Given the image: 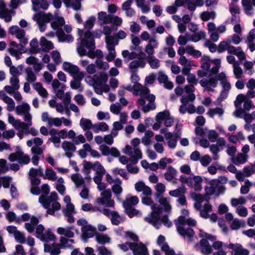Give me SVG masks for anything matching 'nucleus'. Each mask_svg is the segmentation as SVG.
Masks as SVG:
<instances>
[{
    "instance_id": "obj_35",
    "label": "nucleus",
    "mask_w": 255,
    "mask_h": 255,
    "mask_svg": "<svg viewBox=\"0 0 255 255\" xmlns=\"http://www.w3.org/2000/svg\"><path fill=\"white\" fill-rule=\"evenodd\" d=\"M26 62L28 64L33 65L34 70L36 73H38L43 67V65L39 62V59L34 56H30L26 58Z\"/></svg>"
},
{
    "instance_id": "obj_13",
    "label": "nucleus",
    "mask_w": 255,
    "mask_h": 255,
    "mask_svg": "<svg viewBox=\"0 0 255 255\" xmlns=\"http://www.w3.org/2000/svg\"><path fill=\"white\" fill-rule=\"evenodd\" d=\"M77 223L78 225L81 226L82 236L84 238H91L94 236L96 231V228L89 224L86 219H80Z\"/></svg>"
},
{
    "instance_id": "obj_23",
    "label": "nucleus",
    "mask_w": 255,
    "mask_h": 255,
    "mask_svg": "<svg viewBox=\"0 0 255 255\" xmlns=\"http://www.w3.org/2000/svg\"><path fill=\"white\" fill-rule=\"evenodd\" d=\"M242 5L245 13L250 16L255 13V0H242Z\"/></svg>"
},
{
    "instance_id": "obj_44",
    "label": "nucleus",
    "mask_w": 255,
    "mask_h": 255,
    "mask_svg": "<svg viewBox=\"0 0 255 255\" xmlns=\"http://www.w3.org/2000/svg\"><path fill=\"white\" fill-rule=\"evenodd\" d=\"M65 24V20L62 17H57L55 18L51 23L52 28L58 31L62 30V27Z\"/></svg>"
},
{
    "instance_id": "obj_53",
    "label": "nucleus",
    "mask_w": 255,
    "mask_h": 255,
    "mask_svg": "<svg viewBox=\"0 0 255 255\" xmlns=\"http://www.w3.org/2000/svg\"><path fill=\"white\" fill-rule=\"evenodd\" d=\"M213 60H211L207 56H203L201 59V68L204 71L209 72L210 68L211 67Z\"/></svg>"
},
{
    "instance_id": "obj_43",
    "label": "nucleus",
    "mask_w": 255,
    "mask_h": 255,
    "mask_svg": "<svg viewBox=\"0 0 255 255\" xmlns=\"http://www.w3.org/2000/svg\"><path fill=\"white\" fill-rule=\"evenodd\" d=\"M71 178L76 188H81L85 186L84 179L80 174H73Z\"/></svg>"
},
{
    "instance_id": "obj_58",
    "label": "nucleus",
    "mask_w": 255,
    "mask_h": 255,
    "mask_svg": "<svg viewBox=\"0 0 255 255\" xmlns=\"http://www.w3.org/2000/svg\"><path fill=\"white\" fill-rule=\"evenodd\" d=\"M74 241L73 239H67L64 237H61L60 239V247L63 248H70L72 247Z\"/></svg>"
},
{
    "instance_id": "obj_17",
    "label": "nucleus",
    "mask_w": 255,
    "mask_h": 255,
    "mask_svg": "<svg viewBox=\"0 0 255 255\" xmlns=\"http://www.w3.org/2000/svg\"><path fill=\"white\" fill-rule=\"evenodd\" d=\"M8 159L11 162L17 161L20 164H27L30 161L29 156L25 154L21 150L11 153L9 155Z\"/></svg>"
},
{
    "instance_id": "obj_46",
    "label": "nucleus",
    "mask_w": 255,
    "mask_h": 255,
    "mask_svg": "<svg viewBox=\"0 0 255 255\" xmlns=\"http://www.w3.org/2000/svg\"><path fill=\"white\" fill-rule=\"evenodd\" d=\"M157 198L158 199V202L162 206V208H161L162 209V211L163 210V208L166 212H168L170 210L171 206L170 204L168 199L160 195H158V197H157Z\"/></svg>"
},
{
    "instance_id": "obj_28",
    "label": "nucleus",
    "mask_w": 255,
    "mask_h": 255,
    "mask_svg": "<svg viewBox=\"0 0 255 255\" xmlns=\"http://www.w3.org/2000/svg\"><path fill=\"white\" fill-rule=\"evenodd\" d=\"M158 118L161 120L162 122L164 121V125L166 127H170L173 123V119L170 116L169 112L165 110L158 113Z\"/></svg>"
},
{
    "instance_id": "obj_36",
    "label": "nucleus",
    "mask_w": 255,
    "mask_h": 255,
    "mask_svg": "<svg viewBox=\"0 0 255 255\" xmlns=\"http://www.w3.org/2000/svg\"><path fill=\"white\" fill-rule=\"evenodd\" d=\"M60 247L59 244L52 243L50 245L46 243L44 245V252L50 253L51 255H59L61 252Z\"/></svg>"
},
{
    "instance_id": "obj_50",
    "label": "nucleus",
    "mask_w": 255,
    "mask_h": 255,
    "mask_svg": "<svg viewBox=\"0 0 255 255\" xmlns=\"http://www.w3.org/2000/svg\"><path fill=\"white\" fill-rule=\"evenodd\" d=\"M55 131L54 128H52L49 131V134L51 135V137L49 138V141L53 142L55 147L59 148L60 146L61 140L54 132Z\"/></svg>"
},
{
    "instance_id": "obj_62",
    "label": "nucleus",
    "mask_w": 255,
    "mask_h": 255,
    "mask_svg": "<svg viewBox=\"0 0 255 255\" xmlns=\"http://www.w3.org/2000/svg\"><path fill=\"white\" fill-rule=\"evenodd\" d=\"M230 44L231 43L229 38L220 42L218 46V52L219 53H221L225 51H227V49Z\"/></svg>"
},
{
    "instance_id": "obj_2",
    "label": "nucleus",
    "mask_w": 255,
    "mask_h": 255,
    "mask_svg": "<svg viewBox=\"0 0 255 255\" xmlns=\"http://www.w3.org/2000/svg\"><path fill=\"white\" fill-rule=\"evenodd\" d=\"M142 204L150 206L152 212L146 217H144V220L146 222L153 225L156 229L159 228L161 224H163L167 227H170L172 225L171 222L169 221L167 216L160 217V214L162 213V209L159 206L153 203L152 199L148 197H143L141 199Z\"/></svg>"
},
{
    "instance_id": "obj_15",
    "label": "nucleus",
    "mask_w": 255,
    "mask_h": 255,
    "mask_svg": "<svg viewBox=\"0 0 255 255\" xmlns=\"http://www.w3.org/2000/svg\"><path fill=\"white\" fill-rule=\"evenodd\" d=\"M119 42L113 36H109L106 38L107 48L109 51L106 59L108 62L113 61L116 57L115 46L118 45Z\"/></svg>"
},
{
    "instance_id": "obj_33",
    "label": "nucleus",
    "mask_w": 255,
    "mask_h": 255,
    "mask_svg": "<svg viewBox=\"0 0 255 255\" xmlns=\"http://www.w3.org/2000/svg\"><path fill=\"white\" fill-rule=\"evenodd\" d=\"M157 80L159 83L163 84L165 88L168 90H171L173 89V83L171 81L168 80V76L162 72L158 73Z\"/></svg>"
},
{
    "instance_id": "obj_59",
    "label": "nucleus",
    "mask_w": 255,
    "mask_h": 255,
    "mask_svg": "<svg viewBox=\"0 0 255 255\" xmlns=\"http://www.w3.org/2000/svg\"><path fill=\"white\" fill-rule=\"evenodd\" d=\"M224 110L220 107H216L213 109H210L207 114L211 118H213L215 116L221 117L224 114Z\"/></svg>"
},
{
    "instance_id": "obj_55",
    "label": "nucleus",
    "mask_w": 255,
    "mask_h": 255,
    "mask_svg": "<svg viewBox=\"0 0 255 255\" xmlns=\"http://www.w3.org/2000/svg\"><path fill=\"white\" fill-rule=\"evenodd\" d=\"M42 237L39 239L45 242H48L49 241H54L56 237L50 229L45 231L44 234L42 235Z\"/></svg>"
},
{
    "instance_id": "obj_18",
    "label": "nucleus",
    "mask_w": 255,
    "mask_h": 255,
    "mask_svg": "<svg viewBox=\"0 0 255 255\" xmlns=\"http://www.w3.org/2000/svg\"><path fill=\"white\" fill-rule=\"evenodd\" d=\"M10 34L15 35L19 40L21 45H25L28 43V39L25 37V31L17 26H11L9 29Z\"/></svg>"
},
{
    "instance_id": "obj_21",
    "label": "nucleus",
    "mask_w": 255,
    "mask_h": 255,
    "mask_svg": "<svg viewBox=\"0 0 255 255\" xmlns=\"http://www.w3.org/2000/svg\"><path fill=\"white\" fill-rule=\"evenodd\" d=\"M225 218L228 221H232L230 225V228L232 230H237L245 226L244 222L237 218L234 219V216L231 213H227L225 215Z\"/></svg>"
},
{
    "instance_id": "obj_5",
    "label": "nucleus",
    "mask_w": 255,
    "mask_h": 255,
    "mask_svg": "<svg viewBox=\"0 0 255 255\" xmlns=\"http://www.w3.org/2000/svg\"><path fill=\"white\" fill-rule=\"evenodd\" d=\"M175 225L179 234L184 238H187L188 242L193 240L194 232L190 228L187 227V226L194 227L196 225V221L192 219H186L183 216H180L175 221Z\"/></svg>"
},
{
    "instance_id": "obj_63",
    "label": "nucleus",
    "mask_w": 255,
    "mask_h": 255,
    "mask_svg": "<svg viewBox=\"0 0 255 255\" xmlns=\"http://www.w3.org/2000/svg\"><path fill=\"white\" fill-rule=\"evenodd\" d=\"M233 72L236 79H240L243 76V71L238 62L234 63Z\"/></svg>"
},
{
    "instance_id": "obj_31",
    "label": "nucleus",
    "mask_w": 255,
    "mask_h": 255,
    "mask_svg": "<svg viewBox=\"0 0 255 255\" xmlns=\"http://www.w3.org/2000/svg\"><path fill=\"white\" fill-rule=\"evenodd\" d=\"M227 51L229 54L236 55L240 60H244L246 58L245 52L240 47H236L230 44L227 49Z\"/></svg>"
},
{
    "instance_id": "obj_37",
    "label": "nucleus",
    "mask_w": 255,
    "mask_h": 255,
    "mask_svg": "<svg viewBox=\"0 0 255 255\" xmlns=\"http://www.w3.org/2000/svg\"><path fill=\"white\" fill-rule=\"evenodd\" d=\"M146 65V62L143 59L133 60L129 64L130 72H137L138 68H144Z\"/></svg>"
},
{
    "instance_id": "obj_7",
    "label": "nucleus",
    "mask_w": 255,
    "mask_h": 255,
    "mask_svg": "<svg viewBox=\"0 0 255 255\" xmlns=\"http://www.w3.org/2000/svg\"><path fill=\"white\" fill-rule=\"evenodd\" d=\"M158 42L155 36L152 37L145 47V52L147 54V62L152 69H157L160 66V61L153 56L154 49L158 46Z\"/></svg>"
},
{
    "instance_id": "obj_64",
    "label": "nucleus",
    "mask_w": 255,
    "mask_h": 255,
    "mask_svg": "<svg viewBox=\"0 0 255 255\" xmlns=\"http://www.w3.org/2000/svg\"><path fill=\"white\" fill-rule=\"evenodd\" d=\"M96 241L102 245L106 243H109L110 242V238L107 235L103 234H98L96 236Z\"/></svg>"
},
{
    "instance_id": "obj_32",
    "label": "nucleus",
    "mask_w": 255,
    "mask_h": 255,
    "mask_svg": "<svg viewBox=\"0 0 255 255\" xmlns=\"http://www.w3.org/2000/svg\"><path fill=\"white\" fill-rule=\"evenodd\" d=\"M52 86L54 93L57 97H61L62 93L66 89V86L64 84L60 83L57 79H54L52 82Z\"/></svg>"
},
{
    "instance_id": "obj_14",
    "label": "nucleus",
    "mask_w": 255,
    "mask_h": 255,
    "mask_svg": "<svg viewBox=\"0 0 255 255\" xmlns=\"http://www.w3.org/2000/svg\"><path fill=\"white\" fill-rule=\"evenodd\" d=\"M101 197L96 199V203L105 207L114 208L115 202L112 199V192L110 189L105 190L101 193Z\"/></svg>"
},
{
    "instance_id": "obj_8",
    "label": "nucleus",
    "mask_w": 255,
    "mask_h": 255,
    "mask_svg": "<svg viewBox=\"0 0 255 255\" xmlns=\"http://www.w3.org/2000/svg\"><path fill=\"white\" fill-rule=\"evenodd\" d=\"M140 142L138 138H134L131 141V145H126L123 151L125 154L130 156V161L133 164H136L142 158V153L139 148Z\"/></svg>"
},
{
    "instance_id": "obj_29",
    "label": "nucleus",
    "mask_w": 255,
    "mask_h": 255,
    "mask_svg": "<svg viewBox=\"0 0 255 255\" xmlns=\"http://www.w3.org/2000/svg\"><path fill=\"white\" fill-rule=\"evenodd\" d=\"M93 170L95 171V175L93 178V180H95L96 181H99L100 178H103L106 173L104 167L99 161H96L94 163Z\"/></svg>"
},
{
    "instance_id": "obj_48",
    "label": "nucleus",
    "mask_w": 255,
    "mask_h": 255,
    "mask_svg": "<svg viewBox=\"0 0 255 255\" xmlns=\"http://www.w3.org/2000/svg\"><path fill=\"white\" fill-rule=\"evenodd\" d=\"M57 232L60 235H64L68 238H72L74 236V233L72 231V228L67 227L65 228L59 227L57 229Z\"/></svg>"
},
{
    "instance_id": "obj_19",
    "label": "nucleus",
    "mask_w": 255,
    "mask_h": 255,
    "mask_svg": "<svg viewBox=\"0 0 255 255\" xmlns=\"http://www.w3.org/2000/svg\"><path fill=\"white\" fill-rule=\"evenodd\" d=\"M95 80L96 84L100 87L103 88L105 86L107 88V91H103V92L107 93L110 90L109 86L106 84L108 80V76L107 73L104 72H100L94 75Z\"/></svg>"
},
{
    "instance_id": "obj_49",
    "label": "nucleus",
    "mask_w": 255,
    "mask_h": 255,
    "mask_svg": "<svg viewBox=\"0 0 255 255\" xmlns=\"http://www.w3.org/2000/svg\"><path fill=\"white\" fill-rule=\"evenodd\" d=\"M111 15H108L105 11H101L98 13V21L100 24L111 23Z\"/></svg>"
},
{
    "instance_id": "obj_45",
    "label": "nucleus",
    "mask_w": 255,
    "mask_h": 255,
    "mask_svg": "<svg viewBox=\"0 0 255 255\" xmlns=\"http://www.w3.org/2000/svg\"><path fill=\"white\" fill-rule=\"evenodd\" d=\"M38 223L39 220L37 218L32 217L30 218V222L25 223L24 227L29 233H32L34 231L35 227Z\"/></svg>"
},
{
    "instance_id": "obj_54",
    "label": "nucleus",
    "mask_w": 255,
    "mask_h": 255,
    "mask_svg": "<svg viewBox=\"0 0 255 255\" xmlns=\"http://www.w3.org/2000/svg\"><path fill=\"white\" fill-rule=\"evenodd\" d=\"M33 88L38 93V94L43 98H47L48 96V92L47 90L42 86V84L39 82L35 83L33 84Z\"/></svg>"
},
{
    "instance_id": "obj_30",
    "label": "nucleus",
    "mask_w": 255,
    "mask_h": 255,
    "mask_svg": "<svg viewBox=\"0 0 255 255\" xmlns=\"http://www.w3.org/2000/svg\"><path fill=\"white\" fill-rule=\"evenodd\" d=\"M32 9L35 11L48 9L49 4L47 0H31Z\"/></svg>"
},
{
    "instance_id": "obj_4",
    "label": "nucleus",
    "mask_w": 255,
    "mask_h": 255,
    "mask_svg": "<svg viewBox=\"0 0 255 255\" xmlns=\"http://www.w3.org/2000/svg\"><path fill=\"white\" fill-rule=\"evenodd\" d=\"M192 198L195 201L194 204L195 208L200 212V216L204 219L209 218L212 222H216L218 219L217 214L209 213L212 211V206L208 201L204 202L205 198L200 194H194L192 196Z\"/></svg>"
},
{
    "instance_id": "obj_51",
    "label": "nucleus",
    "mask_w": 255,
    "mask_h": 255,
    "mask_svg": "<svg viewBox=\"0 0 255 255\" xmlns=\"http://www.w3.org/2000/svg\"><path fill=\"white\" fill-rule=\"evenodd\" d=\"M185 93L188 94L185 96L187 98V100L193 102L195 99V95L193 93L195 91V88L193 85H186L184 87Z\"/></svg>"
},
{
    "instance_id": "obj_26",
    "label": "nucleus",
    "mask_w": 255,
    "mask_h": 255,
    "mask_svg": "<svg viewBox=\"0 0 255 255\" xmlns=\"http://www.w3.org/2000/svg\"><path fill=\"white\" fill-rule=\"evenodd\" d=\"M85 81L87 83L93 87L95 93L97 94L102 95L103 91H107V88L106 86H105L103 87L105 88H103L98 86L96 83L94 75L93 77H91L90 76H87L85 78Z\"/></svg>"
},
{
    "instance_id": "obj_12",
    "label": "nucleus",
    "mask_w": 255,
    "mask_h": 255,
    "mask_svg": "<svg viewBox=\"0 0 255 255\" xmlns=\"http://www.w3.org/2000/svg\"><path fill=\"white\" fill-rule=\"evenodd\" d=\"M82 44L89 49V52L86 55L90 58H94L96 54L94 50L95 48L94 36L89 30L86 31L84 33V37L82 38Z\"/></svg>"
},
{
    "instance_id": "obj_61",
    "label": "nucleus",
    "mask_w": 255,
    "mask_h": 255,
    "mask_svg": "<svg viewBox=\"0 0 255 255\" xmlns=\"http://www.w3.org/2000/svg\"><path fill=\"white\" fill-rule=\"evenodd\" d=\"M92 123L91 120L82 118L80 121V126L84 131H87L92 128Z\"/></svg>"
},
{
    "instance_id": "obj_40",
    "label": "nucleus",
    "mask_w": 255,
    "mask_h": 255,
    "mask_svg": "<svg viewBox=\"0 0 255 255\" xmlns=\"http://www.w3.org/2000/svg\"><path fill=\"white\" fill-rule=\"evenodd\" d=\"M62 147L66 152V155L68 157H70L72 155L71 152L75 151L76 147L73 142L68 141H64L62 144Z\"/></svg>"
},
{
    "instance_id": "obj_56",
    "label": "nucleus",
    "mask_w": 255,
    "mask_h": 255,
    "mask_svg": "<svg viewBox=\"0 0 255 255\" xmlns=\"http://www.w3.org/2000/svg\"><path fill=\"white\" fill-rule=\"evenodd\" d=\"M177 173V171L173 167L169 166L164 173V177L168 181H172L175 178Z\"/></svg>"
},
{
    "instance_id": "obj_52",
    "label": "nucleus",
    "mask_w": 255,
    "mask_h": 255,
    "mask_svg": "<svg viewBox=\"0 0 255 255\" xmlns=\"http://www.w3.org/2000/svg\"><path fill=\"white\" fill-rule=\"evenodd\" d=\"M40 44L43 50L45 51H47L53 49L54 48L53 43L47 40L44 37H42L40 38Z\"/></svg>"
},
{
    "instance_id": "obj_41",
    "label": "nucleus",
    "mask_w": 255,
    "mask_h": 255,
    "mask_svg": "<svg viewBox=\"0 0 255 255\" xmlns=\"http://www.w3.org/2000/svg\"><path fill=\"white\" fill-rule=\"evenodd\" d=\"M56 35L60 42L70 43L74 40V38L71 35L65 34L63 30L56 31Z\"/></svg>"
},
{
    "instance_id": "obj_16",
    "label": "nucleus",
    "mask_w": 255,
    "mask_h": 255,
    "mask_svg": "<svg viewBox=\"0 0 255 255\" xmlns=\"http://www.w3.org/2000/svg\"><path fill=\"white\" fill-rule=\"evenodd\" d=\"M52 17V15L51 14L37 13L34 16L33 19L38 25L40 31L43 32L46 29V23L49 22Z\"/></svg>"
},
{
    "instance_id": "obj_27",
    "label": "nucleus",
    "mask_w": 255,
    "mask_h": 255,
    "mask_svg": "<svg viewBox=\"0 0 255 255\" xmlns=\"http://www.w3.org/2000/svg\"><path fill=\"white\" fill-rule=\"evenodd\" d=\"M228 248L234 252V255H249L250 253L247 249L244 248L240 244L230 243L228 245Z\"/></svg>"
},
{
    "instance_id": "obj_6",
    "label": "nucleus",
    "mask_w": 255,
    "mask_h": 255,
    "mask_svg": "<svg viewBox=\"0 0 255 255\" xmlns=\"http://www.w3.org/2000/svg\"><path fill=\"white\" fill-rule=\"evenodd\" d=\"M58 195L56 192H52L49 196L41 195L39 198V202L43 207L47 209V213L54 215L56 211L61 209L60 204L57 202Z\"/></svg>"
},
{
    "instance_id": "obj_1",
    "label": "nucleus",
    "mask_w": 255,
    "mask_h": 255,
    "mask_svg": "<svg viewBox=\"0 0 255 255\" xmlns=\"http://www.w3.org/2000/svg\"><path fill=\"white\" fill-rule=\"evenodd\" d=\"M136 72H130L131 82L134 83L133 94L135 96H140L137 101V104L142 106V110L144 113H147L156 108L155 96L153 94H149L150 91L148 88L138 83L140 78Z\"/></svg>"
},
{
    "instance_id": "obj_60",
    "label": "nucleus",
    "mask_w": 255,
    "mask_h": 255,
    "mask_svg": "<svg viewBox=\"0 0 255 255\" xmlns=\"http://www.w3.org/2000/svg\"><path fill=\"white\" fill-rule=\"evenodd\" d=\"M55 183V187L59 193L62 195H64L65 192V186L63 183L64 182V179L62 177H60L58 178L56 180Z\"/></svg>"
},
{
    "instance_id": "obj_20",
    "label": "nucleus",
    "mask_w": 255,
    "mask_h": 255,
    "mask_svg": "<svg viewBox=\"0 0 255 255\" xmlns=\"http://www.w3.org/2000/svg\"><path fill=\"white\" fill-rule=\"evenodd\" d=\"M101 213L106 216L110 218L113 225L118 226L120 224V216L117 211H111L109 209L104 208L102 210Z\"/></svg>"
},
{
    "instance_id": "obj_22",
    "label": "nucleus",
    "mask_w": 255,
    "mask_h": 255,
    "mask_svg": "<svg viewBox=\"0 0 255 255\" xmlns=\"http://www.w3.org/2000/svg\"><path fill=\"white\" fill-rule=\"evenodd\" d=\"M164 136L167 140V144L170 148L174 149L177 145V140L180 136L177 133L166 132Z\"/></svg>"
},
{
    "instance_id": "obj_47",
    "label": "nucleus",
    "mask_w": 255,
    "mask_h": 255,
    "mask_svg": "<svg viewBox=\"0 0 255 255\" xmlns=\"http://www.w3.org/2000/svg\"><path fill=\"white\" fill-rule=\"evenodd\" d=\"M42 177L44 179H47L51 181H56L58 178L56 176V172L52 168H49L45 169Z\"/></svg>"
},
{
    "instance_id": "obj_3",
    "label": "nucleus",
    "mask_w": 255,
    "mask_h": 255,
    "mask_svg": "<svg viewBox=\"0 0 255 255\" xmlns=\"http://www.w3.org/2000/svg\"><path fill=\"white\" fill-rule=\"evenodd\" d=\"M30 106L26 103L17 105L15 108V113L18 115L23 116L25 122H21L20 120L15 119L14 117L9 114L8 115V122L16 130L27 129L32 126V116L30 114Z\"/></svg>"
},
{
    "instance_id": "obj_10",
    "label": "nucleus",
    "mask_w": 255,
    "mask_h": 255,
    "mask_svg": "<svg viewBox=\"0 0 255 255\" xmlns=\"http://www.w3.org/2000/svg\"><path fill=\"white\" fill-rule=\"evenodd\" d=\"M199 236L200 237L205 239H202L199 244L196 245V248L198 249L203 254L209 255L211 254L212 252V247L209 245L207 240L214 241L216 239V237L201 230L200 231Z\"/></svg>"
},
{
    "instance_id": "obj_9",
    "label": "nucleus",
    "mask_w": 255,
    "mask_h": 255,
    "mask_svg": "<svg viewBox=\"0 0 255 255\" xmlns=\"http://www.w3.org/2000/svg\"><path fill=\"white\" fill-rule=\"evenodd\" d=\"M138 202L139 199L137 197L128 195L127 196L126 200L123 202L125 212L129 218L141 216L140 211L133 208L138 204Z\"/></svg>"
},
{
    "instance_id": "obj_25",
    "label": "nucleus",
    "mask_w": 255,
    "mask_h": 255,
    "mask_svg": "<svg viewBox=\"0 0 255 255\" xmlns=\"http://www.w3.org/2000/svg\"><path fill=\"white\" fill-rule=\"evenodd\" d=\"M157 243L162 251L164 252L166 255H172L174 254V251L170 249L167 243L165 242V238L162 235H159L157 240Z\"/></svg>"
},
{
    "instance_id": "obj_39",
    "label": "nucleus",
    "mask_w": 255,
    "mask_h": 255,
    "mask_svg": "<svg viewBox=\"0 0 255 255\" xmlns=\"http://www.w3.org/2000/svg\"><path fill=\"white\" fill-rule=\"evenodd\" d=\"M63 69L73 76L78 75L79 73V67L69 62H65L63 64Z\"/></svg>"
},
{
    "instance_id": "obj_42",
    "label": "nucleus",
    "mask_w": 255,
    "mask_h": 255,
    "mask_svg": "<svg viewBox=\"0 0 255 255\" xmlns=\"http://www.w3.org/2000/svg\"><path fill=\"white\" fill-rule=\"evenodd\" d=\"M248 154L239 153L237 156L231 158L232 162L236 165H239L245 163L248 158Z\"/></svg>"
},
{
    "instance_id": "obj_38",
    "label": "nucleus",
    "mask_w": 255,
    "mask_h": 255,
    "mask_svg": "<svg viewBox=\"0 0 255 255\" xmlns=\"http://www.w3.org/2000/svg\"><path fill=\"white\" fill-rule=\"evenodd\" d=\"M83 0H62L67 8H72L75 10H79L81 8V1Z\"/></svg>"
},
{
    "instance_id": "obj_34",
    "label": "nucleus",
    "mask_w": 255,
    "mask_h": 255,
    "mask_svg": "<svg viewBox=\"0 0 255 255\" xmlns=\"http://www.w3.org/2000/svg\"><path fill=\"white\" fill-rule=\"evenodd\" d=\"M179 63L183 66L182 69L183 74H188L192 66L194 65L193 62L191 60L187 59L185 56L180 57Z\"/></svg>"
},
{
    "instance_id": "obj_11",
    "label": "nucleus",
    "mask_w": 255,
    "mask_h": 255,
    "mask_svg": "<svg viewBox=\"0 0 255 255\" xmlns=\"http://www.w3.org/2000/svg\"><path fill=\"white\" fill-rule=\"evenodd\" d=\"M218 80L222 82L228 81L226 74L224 73H221L218 75H216L214 77H210L209 79L203 78L199 82L201 86L204 87L208 91H213V88L217 87L218 84Z\"/></svg>"
},
{
    "instance_id": "obj_57",
    "label": "nucleus",
    "mask_w": 255,
    "mask_h": 255,
    "mask_svg": "<svg viewBox=\"0 0 255 255\" xmlns=\"http://www.w3.org/2000/svg\"><path fill=\"white\" fill-rule=\"evenodd\" d=\"M212 248L217 250V252L213 253V255H218L219 253L221 252H225L223 250V248H228L226 244H224L223 242L220 241L214 242L213 244Z\"/></svg>"
},
{
    "instance_id": "obj_24",
    "label": "nucleus",
    "mask_w": 255,
    "mask_h": 255,
    "mask_svg": "<svg viewBox=\"0 0 255 255\" xmlns=\"http://www.w3.org/2000/svg\"><path fill=\"white\" fill-rule=\"evenodd\" d=\"M131 250L134 255H147V249L141 243H133L131 246Z\"/></svg>"
}]
</instances>
